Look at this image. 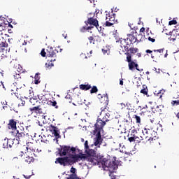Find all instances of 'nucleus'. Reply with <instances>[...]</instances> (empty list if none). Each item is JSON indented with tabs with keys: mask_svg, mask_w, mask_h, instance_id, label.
Wrapping results in <instances>:
<instances>
[{
	"mask_svg": "<svg viewBox=\"0 0 179 179\" xmlns=\"http://www.w3.org/2000/svg\"><path fill=\"white\" fill-rule=\"evenodd\" d=\"M103 143V138H101V134L100 132H98L96 135V137L94 138V145L96 148H100V145Z\"/></svg>",
	"mask_w": 179,
	"mask_h": 179,
	"instance_id": "4",
	"label": "nucleus"
},
{
	"mask_svg": "<svg viewBox=\"0 0 179 179\" xmlns=\"http://www.w3.org/2000/svg\"><path fill=\"white\" fill-rule=\"evenodd\" d=\"M135 118H136V122H137V123L141 122V117H139V116H138V115H136V116H135Z\"/></svg>",
	"mask_w": 179,
	"mask_h": 179,
	"instance_id": "35",
	"label": "nucleus"
},
{
	"mask_svg": "<svg viewBox=\"0 0 179 179\" xmlns=\"http://www.w3.org/2000/svg\"><path fill=\"white\" fill-rule=\"evenodd\" d=\"M8 47V43L3 38L0 39V48H6Z\"/></svg>",
	"mask_w": 179,
	"mask_h": 179,
	"instance_id": "17",
	"label": "nucleus"
},
{
	"mask_svg": "<svg viewBox=\"0 0 179 179\" xmlns=\"http://www.w3.org/2000/svg\"><path fill=\"white\" fill-rule=\"evenodd\" d=\"M60 156H72L73 157V153L76 152V148H71L69 146H60V148L58 149Z\"/></svg>",
	"mask_w": 179,
	"mask_h": 179,
	"instance_id": "2",
	"label": "nucleus"
},
{
	"mask_svg": "<svg viewBox=\"0 0 179 179\" xmlns=\"http://www.w3.org/2000/svg\"><path fill=\"white\" fill-rule=\"evenodd\" d=\"M8 33H12V29H8Z\"/></svg>",
	"mask_w": 179,
	"mask_h": 179,
	"instance_id": "54",
	"label": "nucleus"
},
{
	"mask_svg": "<svg viewBox=\"0 0 179 179\" xmlns=\"http://www.w3.org/2000/svg\"><path fill=\"white\" fill-rule=\"evenodd\" d=\"M140 31H141V32L145 31V28H141V29H140Z\"/></svg>",
	"mask_w": 179,
	"mask_h": 179,
	"instance_id": "50",
	"label": "nucleus"
},
{
	"mask_svg": "<svg viewBox=\"0 0 179 179\" xmlns=\"http://www.w3.org/2000/svg\"><path fill=\"white\" fill-rule=\"evenodd\" d=\"M155 52H163V49H159V50H154Z\"/></svg>",
	"mask_w": 179,
	"mask_h": 179,
	"instance_id": "41",
	"label": "nucleus"
},
{
	"mask_svg": "<svg viewBox=\"0 0 179 179\" xmlns=\"http://www.w3.org/2000/svg\"><path fill=\"white\" fill-rule=\"evenodd\" d=\"M8 138H5L4 140H3V148H8Z\"/></svg>",
	"mask_w": 179,
	"mask_h": 179,
	"instance_id": "25",
	"label": "nucleus"
},
{
	"mask_svg": "<svg viewBox=\"0 0 179 179\" xmlns=\"http://www.w3.org/2000/svg\"><path fill=\"white\" fill-rule=\"evenodd\" d=\"M30 111H31L32 113H38V111H40V110H41V108H40V106H35L33 108H29Z\"/></svg>",
	"mask_w": 179,
	"mask_h": 179,
	"instance_id": "19",
	"label": "nucleus"
},
{
	"mask_svg": "<svg viewBox=\"0 0 179 179\" xmlns=\"http://www.w3.org/2000/svg\"><path fill=\"white\" fill-rule=\"evenodd\" d=\"M47 53L45 52V49H42V50H41V55L42 56V57H45V55H46Z\"/></svg>",
	"mask_w": 179,
	"mask_h": 179,
	"instance_id": "34",
	"label": "nucleus"
},
{
	"mask_svg": "<svg viewBox=\"0 0 179 179\" xmlns=\"http://www.w3.org/2000/svg\"><path fill=\"white\" fill-rule=\"evenodd\" d=\"M57 54H58V50H54V48H52V47L48 48V49L47 50V57H51L54 58L57 57Z\"/></svg>",
	"mask_w": 179,
	"mask_h": 179,
	"instance_id": "8",
	"label": "nucleus"
},
{
	"mask_svg": "<svg viewBox=\"0 0 179 179\" xmlns=\"http://www.w3.org/2000/svg\"><path fill=\"white\" fill-rule=\"evenodd\" d=\"M90 1L91 3H92V2H94V0H90Z\"/></svg>",
	"mask_w": 179,
	"mask_h": 179,
	"instance_id": "60",
	"label": "nucleus"
},
{
	"mask_svg": "<svg viewBox=\"0 0 179 179\" xmlns=\"http://www.w3.org/2000/svg\"><path fill=\"white\" fill-rule=\"evenodd\" d=\"M106 108H101V114L103 115L102 120L104 122H108V121H110V113H106Z\"/></svg>",
	"mask_w": 179,
	"mask_h": 179,
	"instance_id": "9",
	"label": "nucleus"
},
{
	"mask_svg": "<svg viewBox=\"0 0 179 179\" xmlns=\"http://www.w3.org/2000/svg\"><path fill=\"white\" fill-rule=\"evenodd\" d=\"M16 122L13 120H10L8 124V129H12L13 131H16Z\"/></svg>",
	"mask_w": 179,
	"mask_h": 179,
	"instance_id": "12",
	"label": "nucleus"
},
{
	"mask_svg": "<svg viewBox=\"0 0 179 179\" xmlns=\"http://www.w3.org/2000/svg\"><path fill=\"white\" fill-rule=\"evenodd\" d=\"M114 20H115L114 17H110V18L106 17V25L108 27L113 26L114 24Z\"/></svg>",
	"mask_w": 179,
	"mask_h": 179,
	"instance_id": "14",
	"label": "nucleus"
},
{
	"mask_svg": "<svg viewBox=\"0 0 179 179\" xmlns=\"http://www.w3.org/2000/svg\"><path fill=\"white\" fill-rule=\"evenodd\" d=\"M38 73H36L35 75V80H34V83L35 85H38V83H40V76H38Z\"/></svg>",
	"mask_w": 179,
	"mask_h": 179,
	"instance_id": "20",
	"label": "nucleus"
},
{
	"mask_svg": "<svg viewBox=\"0 0 179 179\" xmlns=\"http://www.w3.org/2000/svg\"><path fill=\"white\" fill-rule=\"evenodd\" d=\"M48 129L52 134L54 135V141H56V143H58V139H61V135L59 134L61 132H59V129L55 126L50 125L48 127Z\"/></svg>",
	"mask_w": 179,
	"mask_h": 179,
	"instance_id": "3",
	"label": "nucleus"
},
{
	"mask_svg": "<svg viewBox=\"0 0 179 179\" xmlns=\"http://www.w3.org/2000/svg\"><path fill=\"white\" fill-rule=\"evenodd\" d=\"M176 23H177V20H173L171 21H169V26H171L173 24H176Z\"/></svg>",
	"mask_w": 179,
	"mask_h": 179,
	"instance_id": "32",
	"label": "nucleus"
},
{
	"mask_svg": "<svg viewBox=\"0 0 179 179\" xmlns=\"http://www.w3.org/2000/svg\"><path fill=\"white\" fill-rule=\"evenodd\" d=\"M84 146H85V150L86 152V150H87L88 149H90L89 148V142L87 141H86L84 143Z\"/></svg>",
	"mask_w": 179,
	"mask_h": 179,
	"instance_id": "29",
	"label": "nucleus"
},
{
	"mask_svg": "<svg viewBox=\"0 0 179 179\" xmlns=\"http://www.w3.org/2000/svg\"><path fill=\"white\" fill-rule=\"evenodd\" d=\"M120 85L121 86H122V85H124V81H123L122 79L120 80Z\"/></svg>",
	"mask_w": 179,
	"mask_h": 179,
	"instance_id": "45",
	"label": "nucleus"
},
{
	"mask_svg": "<svg viewBox=\"0 0 179 179\" xmlns=\"http://www.w3.org/2000/svg\"><path fill=\"white\" fill-rule=\"evenodd\" d=\"M92 29H93V27H83L81 29L80 31H82V33H84V31H85L86 30H92Z\"/></svg>",
	"mask_w": 179,
	"mask_h": 179,
	"instance_id": "23",
	"label": "nucleus"
},
{
	"mask_svg": "<svg viewBox=\"0 0 179 179\" xmlns=\"http://www.w3.org/2000/svg\"><path fill=\"white\" fill-rule=\"evenodd\" d=\"M81 142H85V139L84 138H81Z\"/></svg>",
	"mask_w": 179,
	"mask_h": 179,
	"instance_id": "57",
	"label": "nucleus"
},
{
	"mask_svg": "<svg viewBox=\"0 0 179 179\" xmlns=\"http://www.w3.org/2000/svg\"><path fill=\"white\" fill-rule=\"evenodd\" d=\"M36 99H37L36 96H35L34 98H31L30 100H29V101H30L31 103H33V101H34V100H36Z\"/></svg>",
	"mask_w": 179,
	"mask_h": 179,
	"instance_id": "42",
	"label": "nucleus"
},
{
	"mask_svg": "<svg viewBox=\"0 0 179 179\" xmlns=\"http://www.w3.org/2000/svg\"><path fill=\"white\" fill-rule=\"evenodd\" d=\"M80 89L81 90H89L90 89H92V86L90 85H80Z\"/></svg>",
	"mask_w": 179,
	"mask_h": 179,
	"instance_id": "16",
	"label": "nucleus"
},
{
	"mask_svg": "<svg viewBox=\"0 0 179 179\" xmlns=\"http://www.w3.org/2000/svg\"><path fill=\"white\" fill-rule=\"evenodd\" d=\"M102 52L103 54L106 55V54H108L110 52V50H104L102 49Z\"/></svg>",
	"mask_w": 179,
	"mask_h": 179,
	"instance_id": "36",
	"label": "nucleus"
},
{
	"mask_svg": "<svg viewBox=\"0 0 179 179\" xmlns=\"http://www.w3.org/2000/svg\"><path fill=\"white\" fill-rule=\"evenodd\" d=\"M113 159H115V162L117 163V168L115 169H113V171L105 170V171H109V176L111 178V179H119L118 176L114 175L113 173H114V171H115V170L118 169V164H120V162L117 161V157H114Z\"/></svg>",
	"mask_w": 179,
	"mask_h": 179,
	"instance_id": "10",
	"label": "nucleus"
},
{
	"mask_svg": "<svg viewBox=\"0 0 179 179\" xmlns=\"http://www.w3.org/2000/svg\"><path fill=\"white\" fill-rule=\"evenodd\" d=\"M176 117H177V118L179 119V112H178V114L176 115Z\"/></svg>",
	"mask_w": 179,
	"mask_h": 179,
	"instance_id": "53",
	"label": "nucleus"
},
{
	"mask_svg": "<svg viewBox=\"0 0 179 179\" xmlns=\"http://www.w3.org/2000/svg\"><path fill=\"white\" fill-rule=\"evenodd\" d=\"M131 55H128L127 57V62H132V61L131 60Z\"/></svg>",
	"mask_w": 179,
	"mask_h": 179,
	"instance_id": "39",
	"label": "nucleus"
},
{
	"mask_svg": "<svg viewBox=\"0 0 179 179\" xmlns=\"http://www.w3.org/2000/svg\"><path fill=\"white\" fill-rule=\"evenodd\" d=\"M105 125H106V122L103 121V120L98 119L96 124H95V128L99 131L100 134V131L103 129Z\"/></svg>",
	"mask_w": 179,
	"mask_h": 179,
	"instance_id": "7",
	"label": "nucleus"
},
{
	"mask_svg": "<svg viewBox=\"0 0 179 179\" xmlns=\"http://www.w3.org/2000/svg\"><path fill=\"white\" fill-rule=\"evenodd\" d=\"M38 99H39V100H41V99L43 98H41V96L40 97V96H38Z\"/></svg>",
	"mask_w": 179,
	"mask_h": 179,
	"instance_id": "55",
	"label": "nucleus"
},
{
	"mask_svg": "<svg viewBox=\"0 0 179 179\" xmlns=\"http://www.w3.org/2000/svg\"><path fill=\"white\" fill-rule=\"evenodd\" d=\"M15 138L18 141H23V139H27V138H29V134H24L23 132L20 133L19 130H17Z\"/></svg>",
	"mask_w": 179,
	"mask_h": 179,
	"instance_id": "5",
	"label": "nucleus"
},
{
	"mask_svg": "<svg viewBox=\"0 0 179 179\" xmlns=\"http://www.w3.org/2000/svg\"><path fill=\"white\" fill-rule=\"evenodd\" d=\"M24 104H26V101H22V100L21 99V106H24Z\"/></svg>",
	"mask_w": 179,
	"mask_h": 179,
	"instance_id": "44",
	"label": "nucleus"
},
{
	"mask_svg": "<svg viewBox=\"0 0 179 179\" xmlns=\"http://www.w3.org/2000/svg\"><path fill=\"white\" fill-rule=\"evenodd\" d=\"M122 108H125V103H121Z\"/></svg>",
	"mask_w": 179,
	"mask_h": 179,
	"instance_id": "49",
	"label": "nucleus"
},
{
	"mask_svg": "<svg viewBox=\"0 0 179 179\" xmlns=\"http://www.w3.org/2000/svg\"><path fill=\"white\" fill-rule=\"evenodd\" d=\"M98 90H99L97 89V87L94 86V87L91 89V90H90V93H92V94H93V93H97Z\"/></svg>",
	"mask_w": 179,
	"mask_h": 179,
	"instance_id": "27",
	"label": "nucleus"
},
{
	"mask_svg": "<svg viewBox=\"0 0 179 179\" xmlns=\"http://www.w3.org/2000/svg\"><path fill=\"white\" fill-rule=\"evenodd\" d=\"M179 101H172V104L174 105V104H178Z\"/></svg>",
	"mask_w": 179,
	"mask_h": 179,
	"instance_id": "43",
	"label": "nucleus"
},
{
	"mask_svg": "<svg viewBox=\"0 0 179 179\" xmlns=\"http://www.w3.org/2000/svg\"><path fill=\"white\" fill-rule=\"evenodd\" d=\"M146 52L148 53V54H152V50H146Z\"/></svg>",
	"mask_w": 179,
	"mask_h": 179,
	"instance_id": "48",
	"label": "nucleus"
},
{
	"mask_svg": "<svg viewBox=\"0 0 179 179\" xmlns=\"http://www.w3.org/2000/svg\"><path fill=\"white\" fill-rule=\"evenodd\" d=\"M145 136H146L145 134H143V136H140V141H143V139H145Z\"/></svg>",
	"mask_w": 179,
	"mask_h": 179,
	"instance_id": "40",
	"label": "nucleus"
},
{
	"mask_svg": "<svg viewBox=\"0 0 179 179\" xmlns=\"http://www.w3.org/2000/svg\"><path fill=\"white\" fill-rule=\"evenodd\" d=\"M1 27H2V24H0V33L2 31V29H1Z\"/></svg>",
	"mask_w": 179,
	"mask_h": 179,
	"instance_id": "52",
	"label": "nucleus"
},
{
	"mask_svg": "<svg viewBox=\"0 0 179 179\" xmlns=\"http://www.w3.org/2000/svg\"><path fill=\"white\" fill-rule=\"evenodd\" d=\"M85 24H92L95 26V27H99V21L93 17L88 18L87 21L85 22Z\"/></svg>",
	"mask_w": 179,
	"mask_h": 179,
	"instance_id": "11",
	"label": "nucleus"
},
{
	"mask_svg": "<svg viewBox=\"0 0 179 179\" xmlns=\"http://www.w3.org/2000/svg\"><path fill=\"white\" fill-rule=\"evenodd\" d=\"M85 153H87V156L80 154L76 155L73 158H69L68 157L57 158L56 159L55 164H61V166H68L73 164L74 162H80V160H83V162H87L88 164H91V166H96V164H97L99 167H102L103 170L113 171V170H115V169H117L115 158L108 159L106 158H103L102 157L99 158V159H96V151L90 148L85 150Z\"/></svg>",
	"mask_w": 179,
	"mask_h": 179,
	"instance_id": "1",
	"label": "nucleus"
},
{
	"mask_svg": "<svg viewBox=\"0 0 179 179\" xmlns=\"http://www.w3.org/2000/svg\"><path fill=\"white\" fill-rule=\"evenodd\" d=\"M149 73H150L149 71H147V72H146V74H147V75H149Z\"/></svg>",
	"mask_w": 179,
	"mask_h": 179,
	"instance_id": "62",
	"label": "nucleus"
},
{
	"mask_svg": "<svg viewBox=\"0 0 179 179\" xmlns=\"http://www.w3.org/2000/svg\"><path fill=\"white\" fill-rule=\"evenodd\" d=\"M143 108H148V106L145 105V106L143 107Z\"/></svg>",
	"mask_w": 179,
	"mask_h": 179,
	"instance_id": "58",
	"label": "nucleus"
},
{
	"mask_svg": "<svg viewBox=\"0 0 179 179\" xmlns=\"http://www.w3.org/2000/svg\"><path fill=\"white\" fill-rule=\"evenodd\" d=\"M52 66H54L52 60H50V62L49 63L45 64V68H47L48 69H51Z\"/></svg>",
	"mask_w": 179,
	"mask_h": 179,
	"instance_id": "21",
	"label": "nucleus"
},
{
	"mask_svg": "<svg viewBox=\"0 0 179 179\" xmlns=\"http://www.w3.org/2000/svg\"><path fill=\"white\" fill-rule=\"evenodd\" d=\"M135 68H136V69L137 70V71H141V70H139V69H138V64H135Z\"/></svg>",
	"mask_w": 179,
	"mask_h": 179,
	"instance_id": "47",
	"label": "nucleus"
},
{
	"mask_svg": "<svg viewBox=\"0 0 179 179\" xmlns=\"http://www.w3.org/2000/svg\"><path fill=\"white\" fill-rule=\"evenodd\" d=\"M66 99H70V97L69 96H66Z\"/></svg>",
	"mask_w": 179,
	"mask_h": 179,
	"instance_id": "61",
	"label": "nucleus"
},
{
	"mask_svg": "<svg viewBox=\"0 0 179 179\" xmlns=\"http://www.w3.org/2000/svg\"><path fill=\"white\" fill-rule=\"evenodd\" d=\"M148 41H151V43H155L156 41V40L155 38H152L150 36L148 37Z\"/></svg>",
	"mask_w": 179,
	"mask_h": 179,
	"instance_id": "38",
	"label": "nucleus"
},
{
	"mask_svg": "<svg viewBox=\"0 0 179 179\" xmlns=\"http://www.w3.org/2000/svg\"><path fill=\"white\" fill-rule=\"evenodd\" d=\"M145 141H150V137L149 138V136H145Z\"/></svg>",
	"mask_w": 179,
	"mask_h": 179,
	"instance_id": "46",
	"label": "nucleus"
},
{
	"mask_svg": "<svg viewBox=\"0 0 179 179\" xmlns=\"http://www.w3.org/2000/svg\"><path fill=\"white\" fill-rule=\"evenodd\" d=\"M120 47H124L125 51H130V52L131 54H136V52H138V48H131L129 49V46H128V44L127 45H124L123 43H122V41H120Z\"/></svg>",
	"mask_w": 179,
	"mask_h": 179,
	"instance_id": "6",
	"label": "nucleus"
},
{
	"mask_svg": "<svg viewBox=\"0 0 179 179\" xmlns=\"http://www.w3.org/2000/svg\"><path fill=\"white\" fill-rule=\"evenodd\" d=\"M151 57L153 59L155 58V56H152V55H151Z\"/></svg>",
	"mask_w": 179,
	"mask_h": 179,
	"instance_id": "63",
	"label": "nucleus"
},
{
	"mask_svg": "<svg viewBox=\"0 0 179 179\" xmlns=\"http://www.w3.org/2000/svg\"><path fill=\"white\" fill-rule=\"evenodd\" d=\"M88 40L90 41V43L91 44H94V38H93V36H90L88 38Z\"/></svg>",
	"mask_w": 179,
	"mask_h": 179,
	"instance_id": "30",
	"label": "nucleus"
},
{
	"mask_svg": "<svg viewBox=\"0 0 179 179\" xmlns=\"http://www.w3.org/2000/svg\"><path fill=\"white\" fill-rule=\"evenodd\" d=\"M129 142H135V135L129 138Z\"/></svg>",
	"mask_w": 179,
	"mask_h": 179,
	"instance_id": "33",
	"label": "nucleus"
},
{
	"mask_svg": "<svg viewBox=\"0 0 179 179\" xmlns=\"http://www.w3.org/2000/svg\"><path fill=\"white\" fill-rule=\"evenodd\" d=\"M124 43H127V39H123Z\"/></svg>",
	"mask_w": 179,
	"mask_h": 179,
	"instance_id": "56",
	"label": "nucleus"
},
{
	"mask_svg": "<svg viewBox=\"0 0 179 179\" xmlns=\"http://www.w3.org/2000/svg\"><path fill=\"white\" fill-rule=\"evenodd\" d=\"M13 76H14V79H17V80L15 82H18V81L22 80V78H20V75L15 74Z\"/></svg>",
	"mask_w": 179,
	"mask_h": 179,
	"instance_id": "28",
	"label": "nucleus"
},
{
	"mask_svg": "<svg viewBox=\"0 0 179 179\" xmlns=\"http://www.w3.org/2000/svg\"><path fill=\"white\" fill-rule=\"evenodd\" d=\"M9 148H12V145H9Z\"/></svg>",
	"mask_w": 179,
	"mask_h": 179,
	"instance_id": "64",
	"label": "nucleus"
},
{
	"mask_svg": "<svg viewBox=\"0 0 179 179\" xmlns=\"http://www.w3.org/2000/svg\"><path fill=\"white\" fill-rule=\"evenodd\" d=\"M48 104H50V106H52L53 107H55V108H58V106H57V101H49Z\"/></svg>",
	"mask_w": 179,
	"mask_h": 179,
	"instance_id": "26",
	"label": "nucleus"
},
{
	"mask_svg": "<svg viewBox=\"0 0 179 179\" xmlns=\"http://www.w3.org/2000/svg\"><path fill=\"white\" fill-rule=\"evenodd\" d=\"M8 26H9L10 27H13L12 26V24H9Z\"/></svg>",
	"mask_w": 179,
	"mask_h": 179,
	"instance_id": "59",
	"label": "nucleus"
},
{
	"mask_svg": "<svg viewBox=\"0 0 179 179\" xmlns=\"http://www.w3.org/2000/svg\"><path fill=\"white\" fill-rule=\"evenodd\" d=\"M2 50L4 53L1 55V59H5L6 58H8V49L3 48Z\"/></svg>",
	"mask_w": 179,
	"mask_h": 179,
	"instance_id": "18",
	"label": "nucleus"
},
{
	"mask_svg": "<svg viewBox=\"0 0 179 179\" xmlns=\"http://www.w3.org/2000/svg\"><path fill=\"white\" fill-rule=\"evenodd\" d=\"M134 66H135V62H130L129 63V69L130 71H133Z\"/></svg>",
	"mask_w": 179,
	"mask_h": 179,
	"instance_id": "22",
	"label": "nucleus"
},
{
	"mask_svg": "<svg viewBox=\"0 0 179 179\" xmlns=\"http://www.w3.org/2000/svg\"><path fill=\"white\" fill-rule=\"evenodd\" d=\"M135 141L136 142H141V137H138V136H134V141Z\"/></svg>",
	"mask_w": 179,
	"mask_h": 179,
	"instance_id": "37",
	"label": "nucleus"
},
{
	"mask_svg": "<svg viewBox=\"0 0 179 179\" xmlns=\"http://www.w3.org/2000/svg\"><path fill=\"white\" fill-rule=\"evenodd\" d=\"M141 93H143V94H148V88H144L141 90Z\"/></svg>",
	"mask_w": 179,
	"mask_h": 179,
	"instance_id": "31",
	"label": "nucleus"
},
{
	"mask_svg": "<svg viewBox=\"0 0 179 179\" xmlns=\"http://www.w3.org/2000/svg\"><path fill=\"white\" fill-rule=\"evenodd\" d=\"M128 38H127V40H129V41L131 43H136V41H138V38L136 37H135V36L132 35V34H128Z\"/></svg>",
	"mask_w": 179,
	"mask_h": 179,
	"instance_id": "15",
	"label": "nucleus"
},
{
	"mask_svg": "<svg viewBox=\"0 0 179 179\" xmlns=\"http://www.w3.org/2000/svg\"><path fill=\"white\" fill-rule=\"evenodd\" d=\"M167 55H169V54H167V52L164 55V58H167Z\"/></svg>",
	"mask_w": 179,
	"mask_h": 179,
	"instance_id": "51",
	"label": "nucleus"
},
{
	"mask_svg": "<svg viewBox=\"0 0 179 179\" xmlns=\"http://www.w3.org/2000/svg\"><path fill=\"white\" fill-rule=\"evenodd\" d=\"M14 86L16 87V90H19V89H22V87H24V84L22 82V80L20 81H15L14 83Z\"/></svg>",
	"mask_w": 179,
	"mask_h": 179,
	"instance_id": "13",
	"label": "nucleus"
},
{
	"mask_svg": "<svg viewBox=\"0 0 179 179\" xmlns=\"http://www.w3.org/2000/svg\"><path fill=\"white\" fill-rule=\"evenodd\" d=\"M70 171H71V173H72V174L70 176V177H72V176H76V177L77 178H78V176L75 174V173H76V169L72 167V168L71 169Z\"/></svg>",
	"mask_w": 179,
	"mask_h": 179,
	"instance_id": "24",
	"label": "nucleus"
}]
</instances>
